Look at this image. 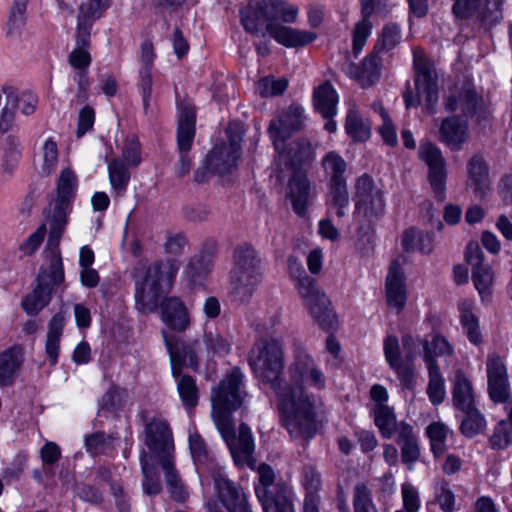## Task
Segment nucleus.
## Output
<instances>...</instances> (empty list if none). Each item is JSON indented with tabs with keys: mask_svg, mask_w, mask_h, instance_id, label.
<instances>
[{
	"mask_svg": "<svg viewBox=\"0 0 512 512\" xmlns=\"http://www.w3.org/2000/svg\"><path fill=\"white\" fill-rule=\"evenodd\" d=\"M419 158L429 168V182L435 197L443 201L446 190V162L441 150L429 141L421 142L419 146Z\"/></svg>",
	"mask_w": 512,
	"mask_h": 512,
	"instance_id": "nucleus-17",
	"label": "nucleus"
},
{
	"mask_svg": "<svg viewBox=\"0 0 512 512\" xmlns=\"http://www.w3.org/2000/svg\"><path fill=\"white\" fill-rule=\"evenodd\" d=\"M262 280L260 259L255 248L247 242L234 248L233 265L229 275L230 293L235 301L250 300Z\"/></svg>",
	"mask_w": 512,
	"mask_h": 512,
	"instance_id": "nucleus-7",
	"label": "nucleus"
},
{
	"mask_svg": "<svg viewBox=\"0 0 512 512\" xmlns=\"http://www.w3.org/2000/svg\"><path fill=\"white\" fill-rule=\"evenodd\" d=\"M304 120V108L295 103L291 104L278 119L271 120L268 134L276 153L284 154L285 142L302 128Z\"/></svg>",
	"mask_w": 512,
	"mask_h": 512,
	"instance_id": "nucleus-16",
	"label": "nucleus"
},
{
	"mask_svg": "<svg viewBox=\"0 0 512 512\" xmlns=\"http://www.w3.org/2000/svg\"><path fill=\"white\" fill-rule=\"evenodd\" d=\"M342 72L362 88H369L381 77V58L374 51L359 63L346 60L341 67Z\"/></svg>",
	"mask_w": 512,
	"mask_h": 512,
	"instance_id": "nucleus-19",
	"label": "nucleus"
},
{
	"mask_svg": "<svg viewBox=\"0 0 512 512\" xmlns=\"http://www.w3.org/2000/svg\"><path fill=\"white\" fill-rule=\"evenodd\" d=\"M161 320L171 330L186 331L191 324L190 315L183 301L175 296L165 297L160 304Z\"/></svg>",
	"mask_w": 512,
	"mask_h": 512,
	"instance_id": "nucleus-24",
	"label": "nucleus"
},
{
	"mask_svg": "<svg viewBox=\"0 0 512 512\" xmlns=\"http://www.w3.org/2000/svg\"><path fill=\"white\" fill-rule=\"evenodd\" d=\"M350 203L347 180L328 182L326 204L328 209H335L338 218L346 215V209Z\"/></svg>",
	"mask_w": 512,
	"mask_h": 512,
	"instance_id": "nucleus-41",
	"label": "nucleus"
},
{
	"mask_svg": "<svg viewBox=\"0 0 512 512\" xmlns=\"http://www.w3.org/2000/svg\"><path fill=\"white\" fill-rule=\"evenodd\" d=\"M459 412L462 413L460 431L465 437L472 438L484 431L486 419L477 406Z\"/></svg>",
	"mask_w": 512,
	"mask_h": 512,
	"instance_id": "nucleus-45",
	"label": "nucleus"
},
{
	"mask_svg": "<svg viewBox=\"0 0 512 512\" xmlns=\"http://www.w3.org/2000/svg\"><path fill=\"white\" fill-rule=\"evenodd\" d=\"M287 86L286 79H275L272 76H266L256 83L255 89L261 97L267 98L283 94Z\"/></svg>",
	"mask_w": 512,
	"mask_h": 512,
	"instance_id": "nucleus-63",
	"label": "nucleus"
},
{
	"mask_svg": "<svg viewBox=\"0 0 512 512\" xmlns=\"http://www.w3.org/2000/svg\"><path fill=\"white\" fill-rule=\"evenodd\" d=\"M203 341L208 354L219 356L229 354L233 344L232 336L221 335L217 332H206Z\"/></svg>",
	"mask_w": 512,
	"mask_h": 512,
	"instance_id": "nucleus-56",
	"label": "nucleus"
},
{
	"mask_svg": "<svg viewBox=\"0 0 512 512\" xmlns=\"http://www.w3.org/2000/svg\"><path fill=\"white\" fill-rule=\"evenodd\" d=\"M413 65L415 70L414 84L417 96L414 97L411 91L403 94L406 108L416 107L424 101L428 114L436 113V106L439 98L437 74L433 64L417 51L413 53Z\"/></svg>",
	"mask_w": 512,
	"mask_h": 512,
	"instance_id": "nucleus-11",
	"label": "nucleus"
},
{
	"mask_svg": "<svg viewBox=\"0 0 512 512\" xmlns=\"http://www.w3.org/2000/svg\"><path fill=\"white\" fill-rule=\"evenodd\" d=\"M163 340L170 357L172 377L183 407L190 414L199 402L200 392L194 377L183 373L188 367L193 371L199 368V355L202 343L199 340L185 342L180 336L162 331Z\"/></svg>",
	"mask_w": 512,
	"mask_h": 512,
	"instance_id": "nucleus-4",
	"label": "nucleus"
},
{
	"mask_svg": "<svg viewBox=\"0 0 512 512\" xmlns=\"http://www.w3.org/2000/svg\"><path fill=\"white\" fill-rule=\"evenodd\" d=\"M108 176L112 189L124 193L131 179L129 165L120 158L112 159L108 163Z\"/></svg>",
	"mask_w": 512,
	"mask_h": 512,
	"instance_id": "nucleus-47",
	"label": "nucleus"
},
{
	"mask_svg": "<svg viewBox=\"0 0 512 512\" xmlns=\"http://www.w3.org/2000/svg\"><path fill=\"white\" fill-rule=\"evenodd\" d=\"M288 380L277 387V408L282 425L291 437L311 439L317 432L316 406L313 395L305 389L323 390L326 376L313 356L301 345L293 349L288 366Z\"/></svg>",
	"mask_w": 512,
	"mask_h": 512,
	"instance_id": "nucleus-1",
	"label": "nucleus"
},
{
	"mask_svg": "<svg viewBox=\"0 0 512 512\" xmlns=\"http://www.w3.org/2000/svg\"><path fill=\"white\" fill-rule=\"evenodd\" d=\"M346 133L355 141L364 142L370 137V123L357 111L350 110L345 122Z\"/></svg>",
	"mask_w": 512,
	"mask_h": 512,
	"instance_id": "nucleus-51",
	"label": "nucleus"
},
{
	"mask_svg": "<svg viewBox=\"0 0 512 512\" xmlns=\"http://www.w3.org/2000/svg\"><path fill=\"white\" fill-rule=\"evenodd\" d=\"M352 505L354 512H379L371 490L362 482L357 483L353 489Z\"/></svg>",
	"mask_w": 512,
	"mask_h": 512,
	"instance_id": "nucleus-58",
	"label": "nucleus"
},
{
	"mask_svg": "<svg viewBox=\"0 0 512 512\" xmlns=\"http://www.w3.org/2000/svg\"><path fill=\"white\" fill-rule=\"evenodd\" d=\"M91 49V33L85 28L76 29L75 47L68 55L70 66L77 71L88 70L92 62L90 54Z\"/></svg>",
	"mask_w": 512,
	"mask_h": 512,
	"instance_id": "nucleus-30",
	"label": "nucleus"
},
{
	"mask_svg": "<svg viewBox=\"0 0 512 512\" xmlns=\"http://www.w3.org/2000/svg\"><path fill=\"white\" fill-rule=\"evenodd\" d=\"M322 167L328 182L346 179L347 163L336 151H330L323 157Z\"/></svg>",
	"mask_w": 512,
	"mask_h": 512,
	"instance_id": "nucleus-50",
	"label": "nucleus"
},
{
	"mask_svg": "<svg viewBox=\"0 0 512 512\" xmlns=\"http://www.w3.org/2000/svg\"><path fill=\"white\" fill-rule=\"evenodd\" d=\"M311 185L307 176L295 171L289 179L287 198L290 200L293 211L304 217L309 205Z\"/></svg>",
	"mask_w": 512,
	"mask_h": 512,
	"instance_id": "nucleus-26",
	"label": "nucleus"
},
{
	"mask_svg": "<svg viewBox=\"0 0 512 512\" xmlns=\"http://www.w3.org/2000/svg\"><path fill=\"white\" fill-rule=\"evenodd\" d=\"M445 109L453 112L460 109L466 118L477 117L482 110V98L478 95L474 84L465 80L456 94H450L445 102Z\"/></svg>",
	"mask_w": 512,
	"mask_h": 512,
	"instance_id": "nucleus-22",
	"label": "nucleus"
},
{
	"mask_svg": "<svg viewBox=\"0 0 512 512\" xmlns=\"http://www.w3.org/2000/svg\"><path fill=\"white\" fill-rule=\"evenodd\" d=\"M298 10L282 0H252L240 9L244 30L252 35H269L280 45L288 48L302 47L312 43L316 34L285 26L278 22L293 23Z\"/></svg>",
	"mask_w": 512,
	"mask_h": 512,
	"instance_id": "nucleus-3",
	"label": "nucleus"
},
{
	"mask_svg": "<svg viewBox=\"0 0 512 512\" xmlns=\"http://www.w3.org/2000/svg\"><path fill=\"white\" fill-rule=\"evenodd\" d=\"M467 186L480 199L491 189L489 166L482 155L472 156L467 163Z\"/></svg>",
	"mask_w": 512,
	"mask_h": 512,
	"instance_id": "nucleus-25",
	"label": "nucleus"
},
{
	"mask_svg": "<svg viewBox=\"0 0 512 512\" xmlns=\"http://www.w3.org/2000/svg\"><path fill=\"white\" fill-rule=\"evenodd\" d=\"M401 39L402 33L400 26L396 23H388L382 28L373 51L378 55L382 52H389L401 42Z\"/></svg>",
	"mask_w": 512,
	"mask_h": 512,
	"instance_id": "nucleus-52",
	"label": "nucleus"
},
{
	"mask_svg": "<svg viewBox=\"0 0 512 512\" xmlns=\"http://www.w3.org/2000/svg\"><path fill=\"white\" fill-rule=\"evenodd\" d=\"M450 433H452L451 429L441 422H432L426 428L431 452L435 458H439L447 450L446 440Z\"/></svg>",
	"mask_w": 512,
	"mask_h": 512,
	"instance_id": "nucleus-48",
	"label": "nucleus"
},
{
	"mask_svg": "<svg viewBox=\"0 0 512 512\" xmlns=\"http://www.w3.org/2000/svg\"><path fill=\"white\" fill-rule=\"evenodd\" d=\"M433 503L442 512H457L460 510V507L457 506L456 495L446 480H442L434 486Z\"/></svg>",
	"mask_w": 512,
	"mask_h": 512,
	"instance_id": "nucleus-49",
	"label": "nucleus"
},
{
	"mask_svg": "<svg viewBox=\"0 0 512 512\" xmlns=\"http://www.w3.org/2000/svg\"><path fill=\"white\" fill-rule=\"evenodd\" d=\"M487 389L494 403H506L511 399V387L507 367L497 353L488 354L486 360Z\"/></svg>",
	"mask_w": 512,
	"mask_h": 512,
	"instance_id": "nucleus-18",
	"label": "nucleus"
},
{
	"mask_svg": "<svg viewBox=\"0 0 512 512\" xmlns=\"http://www.w3.org/2000/svg\"><path fill=\"white\" fill-rule=\"evenodd\" d=\"M295 288L320 328L325 331L335 330L337 327L336 314L330 307L328 297L317 287L316 280L309 275L299 278L295 282Z\"/></svg>",
	"mask_w": 512,
	"mask_h": 512,
	"instance_id": "nucleus-12",
	"label": "nucleus"
},
{
	"mask_svg": "<svg viewBox=\"0 0 512 512\" xmlns=\"http://www.w3.org/2000/svg\"><path fill=\"white\" fill-rule=\"evenodd\" d=\"M248 364L255 378L269 385L277 396V387L282 383L285 368L282 340L275 337L257 339L249 352Z\"/></svg>",
	"mask_w": 512,
	"mask_h": 512,
	"instance_id": "nucleus-6",
	"label": "nucleus"
},
{
	"mask_svg": "<svg viewBox=\"0 0 512 512\" xmlns=\"http://www.w3.org/2000/svg\"><path fill=\"white\" fill-rule=\"evenodd\" d=\"M460 323L470 343L479 346L483 343V336L480 330L478 318L466 308L465 304L460 306Z\"/></svg>",
	"mask_w": 512,
	"mask_h": 512,
	"instance_id": "nucleus-57",
	"label": "nucleus"
},
{
	"mask_svg": "<svg viewBox=\"0 0 512 512\" xmlns=\"http://www.w3.org/2000/svg\"><path fill=\"white\" fill-rule=\"evenodd\" d=\"M65 279L64 267L60 252L54 253L47 269H41L36 277L33 290L21 301L23 310L31 316L42 311L52 299L56 289Z\"/></svg>",
	"mask_w": 512,
	"mask_h": 512,
	"instance_id": "nucleus-10",
	"label": "nucleus"
},
{
	"mask_svg": "<svg viewBox=\"0 0 512 512\" xmlns=\"http://www.w3.org/2000/svg\"><path fill=\"white\" fill-rule=\"evenodd\" d=\"M65 327V316L58 312L52 316L48 323V333L45 342V352L51 365L58 362L60 351V340Z\"/></svg>",
	"mask_w": 512,
	"mask_h": 512,
	"instance_id": "nucleus-34",
	"label": "nucleus"
},
{
	"mask_svg": "<svg viewBox=\"0 0 512 512\" xmlns=\"http://www.w3.org/2000/svg\"><path fill=\"white\" fill-rule=\"evenodd\" d=\"M386 299L389 307L400 313L407 300L404 272L397 260L391 262L386 278Z\"/></svg>",
	"mask_w": 512,
	"mask_h": 512,
	"instance_id": "nucleus-23",
	"label": "nucleus"
},
{
	"mask_svg": "<svg viewBox=\"0 0 512 512\" xmlns=\"http://www.w3.org/2000/svg\"><path fill=\"white\" fill-rule=\"evenodd\" d=\"M109 5L110 0H87L79 8L76 29L85 28L91 33L93 23L102 16Z\"/></svg>",
	"mask_w": 512,
	"mask_h": 512,
	"instance_id": "nucleus-42",
	"label": "nucleus"
},
{
	"mask_svg": "<svg viewBox=\"0 0 512 512\" xmlns=\"http://www.w3.org/2000/svg\"><path fill=\"white\" fill-rule=\"evenodd\" d=\"M141 470L143 474V491L147 495H156L161 491V484L158 473L154 466L147 462V454L145 451L140 456Z\"/></svg>",
	"mask_w": 512,
	"mask_h": 512,
	"instance_id": "nucleus-60",
	"label": "nucleus"
},
{
	"mask_svg": "<svg viewBox=\"0 0 512 512\" xmlns=\"http://www.w3.org/2000/svg\"><path fill=\"white\" fill-rule=\"evenodd\" d=\"M315 110L323 118H333L337 111L338 94L330 82L320 84L313 93Z\"/></svg>",
	"mask_w": 512,
	"mask_h": 512,
	"instance_id": "nucleus-33",
	"label": "nucleus"
},
{
	"mask_svg": "<svg viewBox=\"0 0 512 512\" xmlns=\"http://www.w3.org/2000/svg\"><path fill=\"white\" fill-rule=\"evenodd\" d=\"M502 5L503 0H454L452 13L457 20H474L492 27L503 17Z\"/></svg>",
	"mask_w": 512,
	"mask_h": 512,
	"instance_id": "nucleus-14",
	"label": "nucleus"
},
{
	"mask_svg": "<svg viewBox=\"0 0 512 512\" xmlns=\"http://www.w3.org/2000/svg\"><path fill=\"white\" fill-rule=\"evenodd\" d=\"M59 157L58 143L53 137H48L42 144L40 150L41 162L38 173L42 177H48L57 168Z\"/></svg>",
	"mask_w": 512,
	"mask_h": 512,
	"instance_id": "nucleus-46",
	"label": "nucleus"
},
{
	"mask_svg": "<svg viewBox=\"0 0 512 512\" xmlns=\"http://www.w3.org/2000/svg\"><path fill=\"white\" fill-rule=\"evenodd\" d=\"M420 343L423 345V360L425 365L427 366V360L433 362V364H438L436 358L440 356H450L453 354V347L448 342V340L442 336L441 334H435L431 341L426 339H421L419 337L414 338L411 335H405L402 338V344L405 349L411 348L415 343Z\"/></svg>",
	"mask_w": 512,
	"mask_h": 512,
	"instance_id": "nucleus-27",
	"label": "nucleus"
},
{
	"mask_svg": "<svg viewBox=\"0 0 512 512\" xmlns=\"http://www.w3.org/2000/svg\"><path fill=\"white\" fill-rule=\"evenodd\" d=\"M22 154L21 143L14 135H7L0 139V175L10 177L20 160Z\"/></svg>",
	"mask_w": 512,
	"mask_h": 512,
	"instance_id": "nucleus-28",
	"label": "nucleus"
},
{
	"mask_svg": "<svg viewBox=\"0 0 512 512\" xmlns=\"http://www.w3.org/2000/svg\"><path fill=\"white\" fill-rule=\"evenodd\" d=\"M277 154L284 161L285 165L294 168L311 161L313 158L311 143L305 138L293 140L288 144L286 141L284 154Z\"/></svg>",
	"mask_w": 512,
	"mask_h": 512,
	"instance_id": "nucleus-36",
	"label": "nucleus"
},
{
	"mask_svg": "<svg viewBox=\"0 0 512 512\" xmlns=\"http://www.w3.org/2000/svg\"><path fill=\"white\" fill-rule=\"evenodd\" d=\"M371 21L361 20L355 24L353 29L352 53L357 58L362 52L368 38L372 33Z\"/></svg>",
	"mask_w": 512,
	"mask_h": 512,
	"instance_id": "nucleus-64",
	"label": "nucleus"
},
{
	"mask_svg": "<svg viewBox=\"0 0 512 512\" xmlns=\"http://www.w3.org/2000/svg\"><path fill=\"white\" fill-rule=\"evenodd\" d=\"M180 269L176 258H166L155 261L148 267L135 269V305L142 313L152 312L157 308L158 299L164 288H170Z\"/></svg>",
	"mask_w": 512,
	"mask_h": 512,
	"instance_id": "nucleus-5",
	"label": "nucleus"
},
{
	"mask_svg": "<svg viewBox=\"0 0 512 512\" xmlns=\"http://www.w3.org/2000/svg\"><path fill=\"white\" fill-rule=\"evenodd\" d=\"M452 401L458 412L476 406L472 383L461 371L455 374Z\"/></svg>",
	"mask_w": 512,
	"mask_h": 512,
	"instance_id": "nucleus-37",
	"label": "nucleus"
},
{
	"mask_svg": "<svg viewBox=\"0 0 512 512\" xmlns=\"http://www.w3.org/2000/svg\"><path fill=\"white\" fill-rule=\"evenodd\" d=\"M213 479L219 500L229 512H252L241 486L229 480L221 471L214 474Z\"/></svg>",
	"mask_w": 512,
	"mask_h": 512,
	"instance_id": "nucleus-20",
	"label": "nucleus"
},
{
	"mask_svg": "<svg viewBox=\"0 0 512 512\" xmlns=\"http://www.w3.org/2000/svg\"><path fill=\"white\" fill-rule=\"evenodd\" d=\"M428 386L427 395L433 405H439L446 396L445 381L438 364H433L430 358L427 360Z\"/></svg>",
	"mask_w": 512,
	"mask_h": 512,
	"instance_id": "nucleus-44",
	"label": "nucleus"
},
{
	"mask_svg": "<svg viewBox=\"0 0 512 512\" xmlns=\"http://www.w3.org/2000/svg\"><path fill=\"white\" fill-rule=\"evenodd\" d=\"M226 134L228 142L216 145L207 155L206 162L214 174L224 175L230 173L237 166V162L241 157V133L233 131L230 125Z\"/></svg>",
	"mask_w": 512,
	"mask_h": 512,
	"instance_id": "nucleus-15",
	"label": "nucleus"
},
{
	"mask_svg": "<svg viewBox=\"0 0 512 512\" xmlns=\"http://www.w3.org/2000/svg\"><path fill=\"white\" fill-rule=\"evenodd\" d=\"M401 244L406 252L419 251L422 254H430L434 247V234L410 227L403 232Z\"/></svg>",
	"mask_w": 512,
	"mask_h": 512,
	"instance_id": "nucleus-38",
	"label": "nucleus"
},
{
	"mask_svg": "<svg viewBox=\"0 0 512 512\" xmlns=\"http://www.w3.org/2000/svg\"><path fill=\"white\" fill-rule=\"evenodd\" d=\"M488 442L490 448L493 450L500 451L507 449L512 444V424L505 420L498 422Z\"/></svg>",
	"mask_w": 512,
	"mask_h": 512,
	"instance_id": "nucleus-61",
	"label": "nucleus"
},
{
	"mask_svg": "<svg viewBox=\"0 0 512 512\" xmlns=\"http://www.w3.org/2000/svg\"><path fill=\"white\" fill-rule=\"evenodd\" d=\"M467 135V124L458 117L444 119L440 126V137L450 149L459 150L465 142Z\"/></svg>",
	"mask_w": 512,
	"mask_h": 512,
	"instance_id": "nucleus-35",
	"label": "nucleus"
},
{
	"mask_svg": "<svg viewBox=\"0 0 512 512\" xmlns=\"http://www.w3.org/2000/svg\"><path fill=\"white\" fill-rule=\"evenodd\" d=\"M127 397L126 388L112 385L99 400V407L104 411L116 412L124 406Z\"/></svg>",
	"mask_w": 512,
	"mask_h": 512,
	"instance_id": "nucleus-59",
	"label": "nucleus"
},
{
	"mask_svg": "<svg viewBox=\"0 0 512 512\" xmlns=\"http://www.w3.org/2000/svg\"><path fill=\"white\" fill-rule=\"evenodd\" d=\"M78 186V178L73 170L65 168L61 171L57 181V195L53 203L70 205L74 199Z\"/></svg>",
	"mask_w": 512,
	"mask_h": 512,
	"instance_id": "nucleus-43",
	"label": "nucleus"
},
{
	"mask_svg": "<svg viewBox=\"0 0 512 512\" xmlns=\"http://www.w3.org/2000/svg\"><path fill=\"white\" fill-rule=\"evenodd\" d=\"M112 440V437L104 432H95L85 436V449L93 457L106 454L113 449Z\"/></svg>",
	"mask_w": 512,
	"mask_h": 512,
	"instance_id": "nucleus-62",
	"label": "nucleus"
},
{
	"mask_svg": "<svg viewBox=\"0 0 512 512\" xmlns=\"http://www.w3.org/2000/svg\"><path fill=\"white\" fill-rule=\"evenodd\" d=\"M354 221L357 223V234L369 237L374 231V224L386 211L384 193L375 186L373 178L367 173L357 178L355 183Z\"/></svg>",
	"mask_w": 512,
	"mask_h": 512,
	"instance_id": "nucleus-8",
	"label": "nucleus"
},
{
	"mask_svg": "<svg viewBox=\"0 0 512 512\" xmlns=\"http://www.w3.org/2000/svg\"><path fill=\"white\" fill-rule=\"evenodd\" d=\"M144 443L159 460L162 455H173V436L169 424L163 419L153 418L145 426Z\"/></svg>",
	"mask_w": 512,
	"mask_h": 512,
	"instance_id": "nucleus-21",
	"label": "nucleus"
},
{
	"mask_svg": "<svg viewBox=\"0 0 512 512\" xmlns=\"http://www.w3.org/2000/svg\"><path fill=\"white\" fill-rule=\"evenodd\" d=\"M213 254L208 251H201L188 262L184 275L191 285L196 286L202 283V280L212 270Z\"/></svg>",
	"mask_w": 512,
	"mask_h": 512,
	"instance_id": "nucleus-39",
	"label": "nucleus"
},
{
	"mask_svg": "<svg viewBox=\"0 0 512 512\" xmlns=\"http://www.w3.org/2000/svg\"><path fill=\"white\" fill-rule=\"evenodd\" d=\"M370 414L380 435L384 439H391L399 424L394 408L389 405H374L370 410Z\"/></svg>",
	"mask_w": 512,
	"mask_h": 512,
	"instance_id": "nucleus-40",
	"label": "nucleus"
},
{
	"mask_svg": "<svg viewBox=\"0 0 512 512\" xmlns=\"http://www.w3.org/2000/svg\"><path fill=\"white\" fill-rule=\"evenodd\" d=\"M472 281L482 301L490 300L492 293L491 285L493 282L491 267L487 264H483L472 268Z\"/></svg>",
	"mask_w": 512,
	"mask_h": 512,
	"instance_id": "nucleus-53",
	"label": "nucleus"
},
{
	"mask_svg": "<svg viewBox=\"0 0 512 512\" xmlns=\"http://www.w3.org/2000/svg\"><path fill=\"white\" fill-rule=\"evenodd\" d=\"M196 110L191 104H184L178 108L177 147L179 160L175 173L179 177L188 174L191 169L192 158L189 151L195 137Z\"/></svg>",
	"mask_w": 512,
	"mask_h": 512,
	"instance_id": "nucleus-13",
	"label": "nucleus"
},
{
	"mask_svg": "<svg viewBox=\"0 0 512 512\" xmlns=\"http://www.w3.org/2000/svg\"><path fill=\"white\" fill-rule=\"evenodd\" d=\"M23 362V354L20 346H13L0 353V387L12 386L15 382L17 371Z\"/></svg>",
	"mask_w": 512,
	"mask_h": 512,
	"instance_id": "nucleus-29",
	"label": "nucleus"
},
{
	"mask_svg": "<svg viewBox=\"0 0 512 512\" xmlns=\"http://www.w3.org/2000/svg\"><path fill=\"white\" fill-rule=\"evenodd\" d=\"M68 206L53 203L52 208L44 211L46 223L49 226L48 246L58 247L67 225Z\"/></svg>",
	"mask_w": 512,
	"mask_h": 512,
	"instance_id": "nucleus-32",
	"label": "nucleus"
},
{
	"mask_svg": "<svg viewBox=\"0 0 512 512\" xmlns=\"http://www.w3.org/2000/svg\"><path fill=\"white\" fill-rule=\"evenodd\" d=\"M258 482L254 484L257 499L264 512H295L292 487L284 481H275V473L268 464H260Z\"/></svg>",
	"mask_w": 512,
	"mask_h": 512,
	"instance_id": "nucleus-9",
	"label": "nucleus"
},
{
	"mask_svg": "<svg viewBox=\"0 0 512 512\" xmlns=\"http://www.w3.org/2000/svg\"><path fill=\"white\" fill-rule=\"evenodd\" d=\"M247 396L245 374L239 367H233L212 387L210 395L213 422L237 465L249 464L255 448L250 427L241 423L236 435L232 418L233 413L242 408Z\"/></svg>",
	"mask_w": 512,
	"mask_h": 512,
	"instance_id": "nucleus-2",
	"label": "nucleus"
},
{
	"mask_svg": "<svg viewBox=\"0 0 512 512\" xmlns=\"http://www.w3.org/2000/svg\"><path fill=\"white\" fill-rule=\"evenodd\" d=\"M189 449L196 471L200 475V469L208 466L211 458L204 439L197 431L189 433Z\"/></svg>",
	"mask_w": 512,
	"mask_h": 512,
	"instance_id": "nucleus-54",
	"label": "nucleus"
},
{
	"mask_svg": "<svg viewBox=\"0 0 512 512\" xmlns=\"http://www.w3.org/2000/svg\"><path fill=\"white\" fill-rule=\"evenodd\" d=\"M160 465L164 472L165 481L167 484L168 492L175 501L184 502L188 498V491L182 482L177 469L174 464L173 455H162Z\"/></svg>",
	"mask_w": 512,
	"mask_h": 512,
	"instance_id": "nucleus-31",
	"label": "nucleus"
},
{
	"mask_svg": "<svg viewBox=\"0 0 512 512\" xmlns=\"http://www.w3.org/2000/svg\"><path fill=\"white\" fill-rule=\"evenodd\" d=\"M3 92L7 98V105L11 104L12 107L18 106L24 115H31L35 112L38 99L32 92L25 91L17 95L13 87H5Z\"/></svg>",
	"mask_w": 512,
	"mask_h": 512,
	"instance_id": "nucleus-55",
	"label": "nucleus"
}]
</instances>
